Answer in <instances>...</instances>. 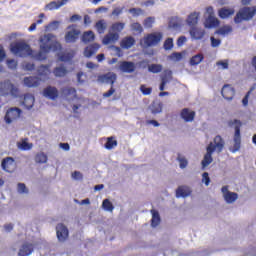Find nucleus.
Here are the masks:
<instances>
[{"instance_id":"nucleus-45","label":"nucleus","mask_w":256,"mask_h":256,"mask_svg":"<svg viewBox=\"0 0 256 256\" xmlns=\"http://www.w3.org/2000/svg\"><path fill=\"white\" fill-rule=\"evenodd\" d=\"M177 161L180 163V169H185L189 162L185 159V157H181V154L178 155Z\"/></svg>"},{"instance_id":"nucleus-60","label":"nucleus","mask_w":256,"mask_h":256,"mask_svg":"<svg viewBox=\"0 0 256 256\" xmlns=\"http://www.w3.org/2000/svg\"><path fill=\"white\" fill-rule=\"evenodd\" d=\"M73 179H76L78 181L83 180V174L79 171H74L72 174Z\"/></svg>"},{"instance_id":"nucleus-10","label":"nucleus","mask_w":256,"mask_h":256,"mask_svg":"<svg viewBox=\"0 0 256 256\" xmlns=\"http://www.w3.org/2000/svg\"><path fill=\"white\" fill-rule=\"evenodd\" d=\"M56 235L58 241L61 243H65L67 239H69V229H67V226L65 224L60 223L56 226Z\"/></svg>"},{"instance_id":"nucleus-29","label":"nucleus","mask_w":256,"mask_h":256,"mask_svg":"<svg viewBox=\"0 0 256 256\" xmlns=\"http://www.w3.org/2000/svg\"><path fill=\"white\" fill-rule=\"evenodd\" d=\"M62 95H64V97H71L72 99H77V89L73 87L63 88Z\"/></svg>"},{"instance_id":"nucleus-9","label":"nucleus","mask_w":256,"mask_h":256,"mask_svg":"<svg viewBox=\"0 0 256 256\" xmlns=\"http://www.w3.org/2000/svg\"><path fill=\"white\" fill-rule=\"evenodd\" d=\"M1 167L6 173H13L17 169V162L13 157H6L2 160Z\"/></svg>"},{"instance_id":"nucleus-34","label":"nucleus","mask_w":256,"mask_h":256,"mask_svg":"<svg viewBox=\"0 0 256 256\" xmlns=\"http://www.w3.org/2000/svg\"><path fill=\"white\" fill-rule=\"evenodd\" d=\"M203 59H205V56L201 53L192 56L190 59L191 67H195V65H199V63H201Z\"/></svg>"},{"instance_id":"nucleus-56","label":"nucleus","mask_w":256,"mask_h":256,"mask_svg":"<svg viewBox=\"0 0 256 256\" xmlns=\"http://www.w3.org/2000/svg\"><path fill=\"white\" fill-rule=\"evenodd\" d=\"M216 65L218 67H222V69H229V61L228 60H225V61H218L216 63Z\"/></svg>"},{"instance_id":"nucleus-18","label":"nucleus","mask_w":256,"mask_h":256,"mask_svg":"<svg viewBox=\"0 0 256 256\" xmlns=\"http://www.w3.org/2000/svg\"><path fill=\"white\" fill-rule=\"evenodd\" d=\"M190 35L192 39L199 41L205 37V29L194 26L190 29Z\"/></svg>"},{"instance_id":"nucleus-7","label":"nucleus","mask_w":256,"mask_h":256,"mask_svg":"<svg viewBox=\"0 0 256 256\" xmlns=\"http://www.w3.org/2000/svg\"><path fill=\"white\" fill-rule=\"evenodd\" d=\"M161 39H163V34L161 32L150 33L144 37V44L146 47H156L161 43Z\"/></svg>"},{"instance_id":"nucleus-2","label":"nucleus","mask_w":256,"mask_h":256,"mask_svg":"<svg viewBox=\"0 0 256 256\" xmlns=\"http://www.w3.org/2000/svg\"><path fill=\"white\" fill-rule=\"evenodd\" d=\"M97 81L98 83H106L107 85H111L109 91L103 94V97L105 99L111 97V95L115 93V88L113 87V85H115V81H117V74L113 72H108L106 74L99 75Z\"/></svg>"},{"instance_id":"nucleus-8","label":"nucleus","mask_w":256,"mask_h":256,"mask_svg":"<svg viewBox=\"0 0 256 256\" xmlns=\"http://www.w3.org/2000/svg\"><path fill=\"white\" fill-rule=\"evenodd\" d=\"M22 113H23V111L17 107L8 109L5 114V117H4L5 122L8 124H11V123H13V121H17V119H19V117H21Z\"/></svg>"},{"instance_id":"nucleus-33","label":"nucleus","mask_w":256,"mask_h":256,"mask_svg":"<svg viewBox=\"0 0 256 256\" xmlns=\"http://www.w3.org/2000/svg\"><path fill=\"white\" fill-rule=\"evenodd\" d=\"M152 115H157L163 111V103L154 102L150 105Z\"/></svg>"},{"instance_id":"nucleus-48","label":"nucleus","mask_w":256,"mask_h":256,"mask_svg":"<svg viewBox=\"0 0 256 256\" xmlns=\"http://www.w3.org/2000/svg\"><path fill=\"white\" fill-rule=\"evenodd\" d=\"M128 11L133 15V17H139V15H143V9L141 8H130Z\"/></svg>"},{"instance_id":"nucleus-61","label":"nucleus","mask_w":256,"mask_h":256,"mask_svg":"<svg viewBox=\"0 0 256 256\" xmlns=\"http://www.w3.org/2000/svg\"><path fill=\"white\" fill-rule=\"evenodd\" d=\"M121 13H123V8H119V7L115 8L112 11V15H114L115 17H119Z\"/></svg>"},{"instance_id":"nucleus-63","label":"nucleus","mask_w":256,"mask_h":256,"mask_svg":"<svg viewBox=\"0 0 256 256\" xmlns=\"http://www.w3.org/2000/svg\"><path fill=\"white\" fill-rule=\"evenodd\" d=\"M185 41H187V37L181 36V37H179L178 40H177V45H178L179 47H181V45H183V43H185Z\"/></svg>"},{"instance_id":"nucleus-27","label":"nucleus","mask_w":256,"mask_h":256,"mask_svg":"<svg viewBox=\"0 0 256 256\" xmlns=\"http://www.w3.org/2000/svg\"><path fill=\"white\" fill-rule=\"evenodd\" d=\"M99 44H91L87 46L84 50L85 57H93L97 51H99Z\"/></svg>"},{"instance_id":"nucleus-14","label":"nucleus","mask_w":256,"mask_h":256,"mask_svg":"<svg viewBox=\"0 0 256 256\" xmlns=\"http://www.w3.org/2000/svg\"><path fill=\"white\" fill-rule=\"evenodd\" d=\"M43 96L46 97L47 99H51L52 101H55V99L59 97V90H57L56 87L47 86L43 90Z\"/></svg>"},{"instance_id":"nucleus-42","label":"nucleus","mask_w":256,"mask_h":256,"mask_svg":"<svg viewBox=\"0 0 256 256\" xmlns=\"http://www.w3.org/2000/svg\"><path fill=\"white\" fill-rule=\"evenodd\" d=\"M102 207L104 211H110L112 212L113 209H115V206H113V203L109 201V199H104L102 202Z\"/></svg>"},{"instance_id":"nucleus-15","label":"nucleus","mask_w":256,"mask_h":256,"mask_svg":"<svg viewBox=\"0 0 256 256\" xmlns=\"http://www.w3.org/2000/svg\"><path fill=\"white\" fill-rule=\"evenodd\" d=\"M35 251L33 243L25 242L19 249L18 256H29Z\"/></svg>"},{"instance_id":"nucleus-5","label":"nucleus","mask_w":256,"mask_h":256,"mask_svg":"<svg viewBox=\"0 0 256 256\" xmlns=\"http://www.w3.org/2000/svg\"><path fill=\"white\" fill-rule=\"evenodd\" d=\"M11 51L14 55H19V57H25L31 55V46L25 42H16L11 44Z\"/></svg>"},{"instance_id":"nucleus-26","label":"nucleus","mask_w":256,"mask_h":256,"mask_svg":"<svg viewBox=\"0 0 256 256\" xmlns=\"http://www.w3.org/2000/svg\"><path fill=\"white\" fill-rule=\"evenodd\" d=\"M218 15L220 19H228V17H231V15H235V9L226 7L221 8L218 11Z\"/></svg>"},{"instance_id":"nucleus-37","label":"nucleus","mask_w":256,"mask_h":256,"mask_svg":"<svg viewBox=\"0 0 256 256\" xmlns=\"http://www.w3.org/2000/svg\"><path fill=\"white\" fill-rule=\"evenodd\" d=\"M189 195H191V191H189V189L180 186L178 187V189L176 190V197H189Z\"/></svg>"},{"instance_id":"nucleus-39","label":"nucleus","mask_w":256,"mask_h":256,"mask_svg":"<svg viewBox=\"0 0 256 256\" xmlns=\"http://www.w3.org/2000/svg\"><path fill=\"white\" fill-rule=\"evenodd\" d=\"M148 71L150 73H161L163 71V65L161 64H151L148 66Z\"/></svg>"},{"instance_id":"nucleus-4","label":"nucleus","mask_w":256,"mask_h":256,"mask_svg":"<svg viewBox=\"0 0 256 256\" xmlns=\"http://www.w3.org/2000/svg\"><path fill=\"white\" fill-rule=\"evenodd\" d=\"M229 127H234L235 133H234V151H239L241 149V126L243 123H241L240 120L234 119L230 120L228 122Z\"/></svg>"},{"instance_id":"nucleus-13","label":"nucleus","mask_w":256,"mask_h":256,"mask_svg":"<svg viewBox=\"0 0 256 256\" xmlns=\"http://www.w3.org/2000/svg\"><path fill=\"white\" fill-rule=\"evenodd\" d=\"M80 35L81 31L79 29L72 28L66 32L65 41L66 43H76Z\"/></svg>"},{"instance_id":"nucleus-50","label":"nucleus","mask_w":256,"mask_h":256,"mask_svg":"<svg viewBox=\"0 0 256 256\" xmlns=\"http://www.w3.org/2000/svg\"><path fill=\"white\" fill-rule=\"evenodd\" d=\"M169 59H171L172 61H181V59H183V54H181L180 52H173L169 56Z\"/></svg>"},{"instance_id":"nucleus-59","label":"nucleus","mask_w":256,"mask_h":256,"mask_svg":"<svg viewBox=\"0 0 256 256\" xmlns=\"http://www.w3.org/2000/svg\"><path fill=\"white\" fill-rule=\"evenodd\" d=\"M25 71H34L35 70V64L28 62L24 64Z\"/></svg>"},{"instance_id":"nucleus-3","label":"nucleus","mask_w":256,"mask_h":256,"mask_svg":"<svg viewBox=\"0 0 256 256\" xmlns=\"http://www.w3.org/2000/svg\"><path fill=\"white\" fill-rule=\"evenodd\" d=\"M255 14V7H244L237 12L236 16L234 17V22L239 24L242 21H251V19L255 17Z\"/></svg>"},{"instance_id":"nucleus-25","label":"nucleus","mask_w":256,"mask_h":256,"mask_svg":"<svg viewBox=\"0 0 256 256\" xmlns=\"http://www.w3.org/2000/svg\"><path fill=\"white\" fill-rule=\"evenodd\" d=\"M199 12H192L186 20L187 25H189V27H195V25H197V23H199Z\"/></svg>"},{"instance_id":"nucleus-32","label":"nucleus","mask_w":256,"mask_h":256,"mask_svg":"<svg viewBox=\"0 0 256 256\" xmlns=\"http://www.w3.org/2000/svg\"><path fill=\"white\" fill-rule=\"evenodd\" d=\"M97 33H99V35H103V33H105V31L107 30V22L105 20H99L98 22H96L95 24Z\"/></svg>"},{"instance_id":"nucleus-31","label":"nucleus","mask_w":256,"mask_h":256,"mask_svg":"<svg viewBox=\"0 0 256 256\" xmlns=\"http://www.w3.org/2000/svg\"><path fill=\"white\" fill-rule=\"evenodd\" d=\"M27 141H28V139L25 138V139H22L21 142H18L17 143L18 149H20L21 151H29V150L33 149V144H31Z\"/></svg>"},{"instance_id":"nucleus-23","label":"nucleus","mask_w":256,"mask_h":256,"mask_svg":"<svg viewBox=\"0 0 256 256\" xmlns=\"http://www.w3.org/2000/svg\"><path fill=\"white\" fill-rule=\"evenodd\" d=\"M119 41L118 33L106 34L102 40L103 45H111V43H117Z\"/></svg>"},{"instance_id":"nucleus-35","label":"nucleus","mask_w":256,"mask_h":256,"mask_svg":"<svg viewBox=\"0 0 256 256\" xmlns=\"http://www.w3.org/2000/svg\"><path fill=\"white\" fill-rule=\"evenodd\" d=\"M53 73L55 77H65V75H67L69 71H67V68H65V66H59L54 68Z\"/></svg>"},{"instance_id":"nucleus-44","label":"nucleus","mask_w":256,"mask_h":256,"mask_svg":"<svg viewBox=\"0 0 256 256\" xmlns=\"http://www.w3.org/2000/svg\"><path fill=\"white\" fill-rule=\"evenodd\" d=\"M253 91H255V86H252L250 90L247 92V94L245 95V97L242 99V104L244 105V107H247L249 105V95H251Z\"/></svg>"},{"instance_id":"nucleus-19","label":"nucleus","mask_w":256,"mask_h":256,"mask_svg":"<svg viewBox=\"0 0 256 256\" xmlns=\"http://www.w3.org/2000/svg\"><path fill=\"white\" fill-rule=\"evenodd\" d=\"M173 72L171 70H165L164 74L161 76V84L159 86L160 91H165V85L171 81Z\"/></svg>"},{"instance_id":"nucleus-47","label":"nucleus","mask_w":256,"mask_h":256,"mask_svg":"<svg viewBox=\"0 0 256 256\" xmlns=\"http://www.w3.org/2000/svg\"><path fill=\"white\" fill-rule=\"evenodd\" d=\"M154 23H155V18L148 17L144 20V27H146L147 29H151V27H153Z\"/></svg>"},{"instance_id":"nucleus-52","label":"nucleus","mask_w":256,"mask_h":256,"mask_svg":"<svg viewBox=\"0 0 256 256\" xmlns=\"http://www.w3.org/2000/svg\"><path fill=\"white\" fill-rule=\"evenodd\" d=\"M233 31V28L231 26H224L220 28L219 33L220 35H227Z\"/></svg>"},{"instance_id":"nucleus-54","label":"nucleus","mask_w":256,"mask_h":256,"mask_svg":"<svg viewBox=\"0 0 256 256\" xmlns=\"http://www.w3.org/2000/svg\"><path fill=\"white\" fill-rule=\"evenodd\" d=\"M140 91H141V93H143L144 95H151V93H152V91H153V88H151V87H146L145 85H142L141 87H140Z\"/></svg>"},{"instance_id":"nucleus-43","label":"nucleus","mask_w":256,"mask_h":256,"mask_svg":"<svg viewBox=\"0 0 256 256\" xmlns=\"http://www.w3.org/2000/svg\"><path fill=\"white\" fill-rule=\"evenodd\" d=\"M123 29H125V23H123V22H116V23L112 24V26H111V30L117 31V33H121V31H123Z\"/></svg>"},{"instance_id":"nucleus-12","label":"nucleus","mask_w":256,"mask_h":256,"mask_svg":"<svg viewBox=\"0 0 256 256\" xmlns=\"http://www.w3.org/2000/svg\"><path fill=\"white\" fill-rule=\"evenodd\" d=\"M195 115V111L189 108H183L180 112V117L185 123H193V121H195Z\"/></svg>"},{"instance_id":"nucleus-21","label":"nucleus","mask_w":256,"mask_h":256,"mask_svg":"<svg viewBox=\"0 0 256 256\" xmlns=\"http://www.w3.org/2000/svg\"><path fill=\"white\" fill-rule=\"evenodd\" d=\"M41 79L37 76H29L24 78V85L26 87H39Z\"/></svg>"},{"instance_id":"nucleus-28","label":"nucleus","mask_w":256,"mask_h":256,"mask_svg":"<svg viewBox=\"0 0 256 256\" xmlns=\"http://www.w3.org/2000/svg\"><path fill=\"white\" fill-rule=\"evenodd\" d=\"M150 213H152L151 227H158V225L161 224V216L159 215V212L152 209Z\"/></svg>"},{"instance_id":"nucleus-30","label":"nucleus","mask_w":256,"mask_h":256,"mask_svg":"<svg viewBox=\"0 0 256 256\" xmlns=\"http://www.w3.org/2000/svg\"><path fill=\"white\" fill-rule=\"evenodd\" d=\"M122 49H131L135 45V38L126 37L120 43Z\"/></svg>"},{"instance_id":"nucleus-1","label":"nucleus","mask_w":256,"mask_h":256,"mask_svg":"<svg viewBox=\"0 0 256 256\" xmlns=\"http://www.w3.org/2000/svg\"><path fill=\"white\" fill-rule=\"evenodd\" d=\"M223 149H225V140L221 135H217L213 142H210L208 146L206 147V154L204 155V158L202 160V167L205 169V167H209L213 163V153H222Z\"/></svg>"},{"instance_id":"nucleus-58","label":"nucleus","mask_w":256,"mask_h":256,"mask_svg":"<svg viewBox=\"0 0 256 256\" xmlns=\"http://www.w3.org/2000/svg\"><path fill=\"white\" fill-rule=\"evenodd\" d=\"M212 47H219L221 45V40L215 37L210 38Z\"/></svg>"},{"instance_id":"nucleus-20","label":"nucleus","mask_w":256,"mask_h":256,"mask_svg":"<svg viewBox=\"0 0 256 256\" xmlns=\"http://www.w3.org/2000/svg\"><path fill=\"white\" fill-rule=\"evenodd\" d=\"M38 77L42 79H49L51 75V65H40L37 69Z\"/></svg>"},{"instance_id":"nucleus-46","label":"nucleus","mask_w":256,"mask_h":256,"mask_svg":"<svg viewBox=\"0 0 256 256\" xmlns=\"http://www.w3.org/2000/svg\"><path fill=\"white\" fill-rule=\"evenodd\" d=\"M9 89H10V95L12 97H19V88L13 84H9Z\"/></svg>"},{"instance_id":"nucleus-36","label":"nucleus","mask_w":256,"mask_h":256,"mask_svg":"<svg viewBox=\"0 0 256 256\" xmlns=\"http://www.w3.org/2000/svg\"><path fill=\"white\" fill-rule=\"evenodd\" d=\"M83 43H91V41H95V33L93 31L84 32L82 35Z\"/></svg>"},{"instance_id":"nucleus-40","label":"nucleus","mask_w":256,"mask_h":256,"mask_svg":"<svg viewBox=\"0 0 256 256\" xmlns=\"http://www.w3.org/2000/svg\"><path fill=\"white\" fill-rule=\"evenodd\" d=\"M206 23L208 27H218L219 19L215 18L214 16L210 15L208 19H206Z\"/></svg>"},{"instance_id":"nucleus-64","label":"nucleus","mask_w":256,"mask_h":256,"mask_svg":"<svg viewBox=\"0 0 256 256\" xmlns=\"http://www.w3.org/2000/svg\"><path fill=\"white\" fill-rule=\"evenodd\" d=\"M60 147L64 151H69V149H71V147L69 146V143H60Z\"/></svg>"},{"instance_id":"nucleus-62","label":"nucleus","mask_w":256,"mask_h":256,"mask_svg":"<svg viewBox=\"0 0 256 256\" xmlns=\"http://www.w3.org/2000/svg\"><path fill=\"white\" fill-rule=\"evenodd\" d=\"M45 53H48V52H44L43 50H40V51L36 54V59H38L39 61L45 59Z\"/></svg>"},{"instance_id":"nucleus-57","label":"nucleus","mask_w":256,"mask_h":256,"mask_svg":"<svg viewBox=\"0 0 256 256\" xmlns=\"http://www.w3.org/2000/svg\"><path fill=\"white\" fill-rule=\"evenodd\" d=\"M18 192L19 193H29V190H27V186H25L24 183H18Z\"/></svg>"},{"instance_id":"nucleus-24","label":"nucleus","mask_w":256,"mask_h":256,"mask_svg":"<svg viewBox=\"0 0 256 256\" xmlns=\"http://www.w3.org/2000/svg\"><path fill=\"white\" fill-rule=\"evenodd\" d=\"M22 105L26 109H32V107L35 105V96L32 94H25L23 97Z\"/></svg>"},{"instance_id":"nucleus-38","label":"nucleus","mask_w":256,"mask_h":256,"mask_svg":"<svg viewBox=\"0 0 256 256\" xmlns=\"http://www.w3.org/2000/svg\"><path fill=\"white\" fill-rule=\"evenodd\" d=\"M114 147H117V140H115V137L113 136L108 137L107 142L105 143V149L111 151V149H114Z\"/></svg>"},{"instance_id":"nucleus-11","label":"nucleus","mask_w":256,"mask_h":256,"mask_svg":"<svg viewBox=\"0 0 256 256\" xmlns=\"http://www.w3.org/2000/svg\"><path fill=\"white\" fill-rule=\"evenodd\" d=\"M221 191L223 193L224 201L228 204L235 203L237 199H239V194L229 191V186H223Z\"/></svg>"},{"instance_id":"nucleus-16","label":"nucleus","mask_w":256,"mask_h":256,"mask_svg":"<svg viewBox=\"0 0 256 256\" xmlns=\"http://www.w3.org/2000/svg\"><path fill=\"white\" fill-rule=\"evenodd\" d=\"M222 97L226 99L227 101H231L233 97H235V88H233L229 84H225L221 90Z\"/></svg>"},{"instance_id":"nucleus-55","label":"nucleus","mask_w":256,"mask_h":256,"mask_svg":"<svg viewBox=\"0 0 256 256\" xmlns=\"http://www.w3.org/2000/svg\"><path fill=\"white\" fill-rule=\"evenodd\" d=\"M7 57V53L5 52V48L0 44V63L2 61H5V58Z\"/></svg>"},{"instance_id":"nucleus-22","label":"nucleus","mask_w":256,"mask_h":256,"mask_svg":"<svg viewBox=\"0 0 256 256\" xmlns=\"http://www.w3.org/2000/svg\"><path fill=\"white\" fill-rule=\"evenodd\" d=\"M69 3V0H57V1H52L46 5V9L49 11H55L57 9H61L63 5H67Z\"/></svg>"},{"instance_id":"nucleus-6","label":"nucleus","mask_w":256,"mask_h":256,"mask_svg":"<svg viewBox=\"0 0 256 256\" xmlns=\"http://www.w3.org/2000/svg\"><path fill=\"white\" fill-rule=\"evenodd\" d=\"M40 51L44 53H49L52 49H55V45H53V34H46L40 37Z\"/></svg>"},{"instance_id":"nucleus-17","label":"nucleus","mask_w":256,"mask_h":256,"mask_svg":"<svg viewBox=\"0 0 256 256\" xmlns=\"http://www.w3.org/2000/svg\"><path fill=\"white\" fill-rule=\"evenodd\" d=\"M119 69L120 71H122V73H134L136 67H135V63L133 62L122 61L120 62Z\"/></svg>"},{"instance_id":"nucleus-53","label":"nucleus","mask_w":256,"mask_h":256,"mask_svg":"<svg viewBox=\"0 0 256 256\" xmlns=\"http://www.w3.org/2000/svg\"><path fill=\"white\" fill-rule=\"evenodd\" d=\"M202 183H205L206 187H209V183H211V178L209 177V173L204 172L202 174Z\"/></svg>"},{"instance_id":"nucleus-49","label":"nucleus","mask_w":256,"mask_h":256,"mask_svg":"<svg viewBox=\"0 0 256 256\" xmlns=\"http://www.w3.org/2000/svg\"><path fill=\"white\" fill-rule=\"evenodd\" d=\"M164 49L166 51H171V49H173V38H168L165 40Z\"/></svg>"},{"instance_id":"nucleus-41","label":"nucleus","mask_w":256,"mask_h":256,"mask_svg":"<svg viewBox=\"0 0 256 256\" xmlns=\"http://www.w3.org/2000/svg\"><path fill=\"white\" fill-rule=\"evenodd\" d=\"M35 161H36V163H40V164L47 163V161H48L47 154H45L43 152L38 153L35 156Z\"/></svg>"},{"instance_id":"nucleus-51","label":"nucleus","mask_w":256,"mask_h":256,"mask_svg":"<svg viewBox=\"0 0 256 256\" xmlns=\"http://www.w3.org/2000/svg\"><path fill=\"white\" fill-rule=\"evenodd\" d=\"M131 29L132 31H135L136 33L141 34V32L143 31V26H141L139 22H135L131 25Z\"/></svg>"}]
</instances>
